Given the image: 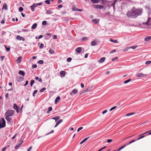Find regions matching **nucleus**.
I'll return each mask as SVG.
<instances>
[{
  "mask_svg": "<svg viewBox=\"0 0 151 151\" xmlns=\"http://www.w3.org/2000/svg\"><path fill=\"white\" fill-rule=\"evenodd\" d=\"M110 41L114 43H117L118 42V41L116 40H113L112 39H110Z\"/></svg>",
  "mask_w": 151,
  "mask_h": 151,
  "instance_id": "obj_33",
  "label": "nucleus"
},
{
  "mask_svg": "<svg viewBox=\"0 0 151 151\" xmlns=\"http://www.w3.org/2000/svg\"><path fill=\"white\" fill-rule=\"evenodd\" d=\"M60 118V117L59 116H56L54 117H53L52 118V119L55 120V122L58 120Z\"/></svg>",
  "mask_w": 151,
  "mask_h": 151,
  "instance_id": "obj_24",
  "label": "nucleus"
},
{
  "mask_svg": "<svg viewBox=\"0 0 151 151\" xmlns=\"http://www.w3.org/2000/svg\"><path fill=\"white\" fill-rule=\"evenodd\" d=\"M6 122L4 118L2 119V122H0V127L2 128L5 127L6 126Z\"/></svg>",
  "mask_w": 151,
  "mask_h": 151,
  "instance_id": "obj_3",
  "label": "nucleus"
},
{
  "mask_svg": "<svg viewBox=\"0 0 151 151\" xmlns=\"http://www.w3.org/2000/svg\"><path fill=\"white\" fill-rule=\"evenodd\" d=\"M135 114V112L129 113L126 114V116H129L134 114Z\"/></svg>",
  "mask_w": 151,
  "mask_h": 151,
  "instance_id": "obj_28",
  "label": "nucleus"
},
{
  "mask_svg": "<svg viewBox=\"0 0 151 151\" xmlns=\"http://www.w3.org/2000/svg\"><path fill=\"white\" fill-rule=\"evenodd\" d=\"M151 63V61L148 60L145 63L146 65H148Z\"/></svg>",
  "mask_w": 151,
  "mask_h": 151,
  "instance_id": "obj_52",
  "label": "nucleus"
},
{
  "mask_svg": "<svg viewBox=\"0 0 151 151\" xmlns=\"http://www.w3.org/2000/svg\"><path fill=\"white\" fill-rule=\"evenodd\" d=\"M54 132V131L53 130H52L50 132H49V133H48V134H46V135H47V134H50L51 133H53Z\"/></svg>",
  "mask_w": 151,
  "mask_h": 151,
  "instance_id": "obj_59",
  "label": "nucleus"
},
{
  "mask_svg": "<svg viewBox=\"0 0 151 151\" xmlns=\"http://www.w3.org/2000/svg\"><path fill=\"white\" fill-rule=\"evenodd\" d=\"M52 108L51 107H50L48 108V111H47V114H49L50 112L52 111Z\"/></svg>",
  "mask_w": 151,
  "mask_h": 151,
  "instance_id": "obj_29",
  "label": "nucleus"
},
{
  "mask_svg": "<svg viewBox=\"0 0 151 151\" xmlns=\"http://www.w3.org/2000/svg\"><path fill=\"white\" fill-rule=\"evenodd\" d=\"M23 141H19V143L16 145L15 147V149H18L20 146V145L22 144L23 143Z\"/></svg>",
  "mask_w": 151,
  "mask_h": 151,
  "instance_id": "obj_8",
  "label": "nucleus"
},
{
  "mask_svg": "<svg viewBox=\"0 0 151 151\" xmlns=\"http://www.w3.org/2000/svg\"><path fill=\"white\" fill-rule=\"evenodd\" d=\"M73 11H79V12H81L82 11L81 10L79 9H78V8H73Z\"/></svg>",
  "mask_w": 151,
  "mask_h": 151,
  "instance_id": "obj_34",
  "label": "nucleus"
},
{
  "mask_svg": "<svg viewBox=\"0 0 151 151\" xmlns=\"http://www.w3.org/2000/svg\"><path fill=\"white\" fill-rule=\"evenodd\" d=\"M105 59H106L105 57H103L101 58L99 60V63H102L105 61Z\"/></svg>",
  "mask_w": 151,
  "mask_h": 151,
  "instance_id": "obj_12",
  "label": "nucleus"
},
{
  "mask_svg": "<svg viewBox=\"0 0 151 151\" xmlns=\"http://www.w3.org/2000/svg\"><path fill=\"white\" fill-rule=\"evenodd\" d=\"M46 89V88L45 87H44L41 88L40 91V92H42L44 91Z\"/></svg>",
  "mask_w": 151,
  "mask_h": 151,
  "instance_id": "obj_40",
  "label": "nucleus"
},
{
  "mask_svg": "<svg viewBox=\"0 0 151 151\" xmlns=\"http://www.w3.org/2000/svg\"><path fill=\"white\" fill-rule=\"evenodd\" d=\"M9 146H8V147H5L3 148L2 150V151H5L6 148L8 147Z\"/></svg>",
  "mask_w": 151,
  "mask_h": 151,
  "instance_id": "obj_60",
  "label": "nucleus"
},
{
  "mask_svg": "<svg viewBox=\"0 0 151 151\" xmlns=\"http://www.w3.org/2000/svg\"><path fill=\"white\" fill-rule=\"evenodd\" d=\"M37 24L36 23H35L31 27V29H35L37 26Z\"/></svg>",
  "mask_w": 151,
  "mask_h": 151,
  "instance_id": "obj_25",
  "label": "nucleus"
},
{
  "mask_svg": "<svg viewBox=\"0 0 151 151\" xmlns=\"http://www.w3.org/2000/svg\"><path fill=\"white\" fill-rule=\"evenodd\" d=\"M65 72L64 71H61L60 72V74L63 77H64L65 74Z\"/></svg>",
  "mask_w": 151,
  "mask_h": 151,
  "instance_id": "obj_22",
  "label": "nucleus"
},
{
  "mask_svg": "<svg viewBox=\"0 0 151 151\" xmlns=\"http://www.w3.org/2000/svg\"><path fill=\"white\" fill-rule=\"evenodd\" d=\"M116 51V50H111V51L110 52V53H112L114 52H115Z\"/></svg>",
  "mask_w": 151,
  "mask_h": 151,
  "instance_id": "obj_63",
  "label": "nucleus"
},
{
  "mask_svg": "<svg viewBox=\"0 0 151 151\" xmlns=\"http://www.w3.org/2000/svg\"><path fill=\"white\" fill-rule=\"evenodd\" d=\"M6 49V51L7 52H9L10 50V47H7L5 45H4Z\"/></svg>",
  "mask_w": 151,
  "mask_h": 151,
  "instance_id": "obj_51",
  "label": "nucleus"
},
{
  "mask_svg": "<svg viewBox=\"0 0 151 151\" xmlns=\"http://www.w3.org/2000/svg\"><path fill=\"white\" fill-rule=\"evenodd\" d=\"M34 8V7H33L32 5L30 6V8L32 12H34L35 11Z\"/></svg>",
  "mask_w": 151,
  "mask_h": 151,
  "instance_id": "obj_53",
  "label": "nucleus"
},
{
  "mask_svg": "<svg viewBox=\"0 0 151 151\" xmlns=\"http://www.w3.org/2000/svg\"><path fill=\"white\" fill-rule=\"evenodd\" d=\"M47 24V22L46 21H43L42 22V24L43 25H45Z\"/></svg>",
  "mask_w": 151,
  "mask_h": 151,
  "instance_id": "obj_46",
  "label": "nucleus"
},
{
  "mask_svg": "<svg viewBox=\"0 0 151 151\" xmlns=\"http://www.w3.org/2000/svg\"><path fill=\"white\" fill-rule=\"evenodd\" d=\"M2 9H4L6 10H7L8 9L6 3L4 4L3 5Z\"/></svg>",
  "mask_w": 151,
  "mask_h": 151,
  "instance_id": "obj_21",
  "label": "nucleus"
},
{
  "mask_svg": "<svg viewBox=\"0 0 151 151\" xmlns=\"http://www.w3.org/2000/svg\"><path fill=\"white\" fill-rule=\"evenodd\" d=\"M87 39V38L86 37H84L82 39V41H84L86 40Z\"/></svg>",
  "mask_w": 151,
  "mask_h": 151,
  "instance_id": "obj_55",
  "label": "nucleus"
},
{
  "mask_svg": "<svg viewBox=\"0 0 151 151\" xmlns=\"http://www.w3.org/2000/svg\"><path fill=\"white\" fill-rule=\"evenodd\" d=\"M14 112L15 111L14 110H8L5 113V116L8 117L12 116Z\"/></svg>",
  "mask_w": 151,
  "mask_h": 151,
  "instance_id": "obj_2",
  "label": "nucleus"
},
{
  "mask_svg": "<svg viewBox=\"0 0 151 151\" xmlns=\"http://www.w3.org/2000/svg\"><path fill=\"white\" fill-rule=\"evenodd\" d=\"M99 19L96 18L92 20V22L93 24H97L99 22Z\"/></svg>",
  "mask_w": 151,
  "mask_h": 151,
  "instance_id": "obj_9",
  "label": "nucleus"
},
{
  "mask_svg": "<svg viewBox=\"0 0 151 151\" xmlns=\"http://www.w3.org/2000/svg\"><path fill=\"white\" fill-rule=\"evenodd\" d=\"M17 39L21 40H22L23 41H24L25 40V39L24 38L21 37L19 35H17L16 37Z\"/></svg>",
  "mask_w": 151,
  "mask_h": 151,
  "instance_id": "obj_10",
  "label": "nucleus"
},
{
  "mask_svg": "<svg viewBox=\"0 0 151 151\" xmlns=\"http://www.w3.org/2000/svg\"><path fill=\"white\" fill-rule=\"evenodd\" d=\"M54 50L50 49L49 50V52L51 54H53L54 53Z\"/></svg>",
  "mask_w": 151,
  "mask_h": 151,
  "instance_id": "obj_37",
  "label": "nucleus"
},
{
  "mask_svg": "<svg viewBox=\"0 0 151 151\" xmlns=\"http://www.w3.org/2000/svg\"><path fill=\"white\" fill-rule=\"evenodd\" d=\"M145 41H148L151 40V36H147L145 38Z\"/></svg>",
  "mask_w": 151,
  "mask_h": 151,
  "instance_id": "obj_18",
  "label": "nucleus"
},
{
  "mask_svg": "<svg viewBox=\"0 0 151 151\" xmlns=\"http://www.w3.org/2000/svg\"><path fill=\"white\" fill-rule=\"evenodd\" d=\"M5 119L11 125H12L13 124V121L11 118H9V117H8L7 116H5Z\"/></svg>",
  "mask_w": 151,
  "mask_h": 151,
  "instance_id": "obj_4",
  "label": "nucleus"
},
{
  "mask_svg": "<svg viewBox=\"0 0 151 151\" xmlns=\"http://www.w3.org/2000/svg\"><path fill=\"white\" fill-rule=\"evenodd\" d=\"M136 141V140H134H134H133L132 141H131L129 142L128 144H126L127 145H129L131 144L133 142H135Z\"/></svg>",
  "mask_w": 151,
  "mask_h": 151,
  "instance_id": "obj_41",
  "label": "nucleus"
},
{
  "mask_svg": "<svg viewBox=\"0 0 151 151\" xmlns=\"http://www.w3.org/2000/svg\"><path fill=\"white\" fill-rule=\"evenodd\" d=\"M34 83H35V81L33 80H32L31 81L30 83V85L31 87H32V86L33 85Z\"/></svg>",
  "mask_w": 151,
  "mask_h": 151,
  "instance_id": "obj_39",
  "label": "nucleus"
},
{
  "mask_svg": "<svg viewBox=\"0 0 151 151\" xmlns=\"http://www.w3.org/2000/svg\"><path fill=\"white\" fill-rule=\"evenodd\" d=\"M19 74L21 76H24L25 74V73L24 71L20 70L19 72Z\"/></svg>",
  "mask_w": 151,
  "mask_h": 151,
  "instance_id": "obj_19",
  "label": "nucleus"
},
{
  "mask_svg": "<svg viewBox=\"0 0 151 151\" xmlns=\"http://www.w3.org/2000/svg\"><path fill=\"white\" fill-rule=\"evenodd\" d=\"M126 146H127V145H124L123 146H122V147H120L117 150V151H119L120 150H121L122 149H123L125 147H126Z\"/></svg>",
  "mask_w": 151,
  "mask_h": 151,
  "instance_id": "obj_32",
  "label": "nucleus"
},
{
  "mask_svg": "<svg viewBox=\"0 0 151 151\" xmlns=\"http://www.w3.org/2000/svg\"><path fill=\"white\" fill-rule=\"evenodd\" d=\"M72 92L73 93L76 94L78 93V90L77 89H74L72 90Z\"/></svg>",
  "mask_w": 151,
  "mask_h": 151,
  "instance_id": "obj_30",
  "label": "nucleus"
},
{
  "mask_svg": "<svg viewBox=\"0 0 151 151\" xmlns=\"http://www.w3.org/2000/svg\"><path fill=\"white\" fill-rule=\"evenodd\" d=\"M143 24L144 25H151V18H148L147 22L143 23Z\"/></svg>",
  "mask_w": 151,
  "mask_h": 151,
  "instance_id": "obj_5",
  "label": "nucleus"
},
{
  "mask_svg": "<svg viewBox=\"0 0 151 151\" xmlns=\"http://www.w3.org/2000/svg\"><path fill=\"white\" fill-rule=\"evenodd\" d=\"M132 79H129L125 81L124 82V83H125V84H126V83H128L129 82H130V81H131Z\"/></svg>",
  "mask_w": 151,
  "mask_h": 151,
  "instance_id": "obj_36",
  "label": "nucleus"
},
{
  "mask_svg": "<svg viewBox=\"0 0 151 151\" xmlns=\"http://www.w3.org/2000/svg\"><path fill=\"white\" fill-rule=\"evenodd\" d=\"M117 107L116 106H114V107H112L109 110L110 111H111L112 110L114 109H116V108Z\"/></svg>",
  "mask_w": 151,
  "mask_h": 151,
  "instance_id": "obj_44",
  "label": "nucleus"
},
{
  "mask_svg": "<svg viewBox=\"0 0 151 151\" xmlns=\"http://www.w3.org/2000/svg\"><path fill=\"white\" fill-rule=\"evenodd\" d=\"M91 88L90 87H88L87 88L85 89L84 90L82 93H81L79 94V95H81L82 93H84L88 91L91 89Z\"/></svg>",
  "mask_w": 151,
  "mask_h": 151,
  "instance_id": "obj_13",
  "label": "nucleus"
},
{
  "mask_svg": "<svg viewBox=\"0 0 151 151\" xmlns=\"http://www.w3.org/2000/svg\"><path fill=\"white\" fill-rule=\"evenodd\" d=\"M91 1L93 4L98 3L99 2V0H91Z\"/></svg>",
  "mask_w": 151,
  "mask_h": 151,
  "instance_id": "obj_31",
  "label": "nucleus"
},
{
  "mask_svg": "<svg viewBox=\"0 0 151 151\" xmlns=\"http://www.w3.org/2000/svg\"><path fill=\"white\" fill-rule=\"evenodd\" d=\"M142 8L136 9L133 8L131 11H129L127 14V17L129 18H135L142 14Z\"/></svg>",
  "mask_w": 151,
  "mask_h": 151,
  "instance_id": "obj_1",
  "label": "nucleus"
},
{
  "mask_svg": "<svg viewBox=\"0 0 151 151\" xmlns=\"http://www.w3.org/2000/svg\"><path fill=\"white\" fill-rule=\"evenodd\" d=\"M96 42L95 40H94L91 43V45L92 46H94L96 45Z\"/></svg>",
  "mask_w": 151,
  "mask_h": 151,
  "instance_id": "obj_26",
  "label": "nucleus"
},
{
  "mask_svg": "<svg viewBox=\"0 0 151 151\" xmlns=\"http://www.w3.org/2000/svg\"><path fill=\"white\" fill-rule=\"evenodd\" d=\"M51 37V34L50 33H47L46 34L45 39L46 40H48Z\"/></svg>",
  "mask_w": 151,
  "mask_h": 151,
  "instance_id": "obj_7",
  "label": "nucleus"
},
{
  "mask_svg": "<svg viewBox=\"0 0 151 151\" xmlns=\"http://www.w3.org/2000/svg\"><path fill=\"white\" fill-rule=\"evenodd\" d=\"M63 122L62 119H59V120L57 122H56L55 126V127H57L60 123H61Z\"/></svg>",
  "mask_w": 151,
  "mask_h": 151,
  "instance_id": "obj_15",
  "label": "nucleus"
},
{
  "mask_svg": "<svg viewBox=\"0 0 151 151\" xmlns=\"http://www.w3.org/2000/svg\"><path fill=\"white\" fill-rule=\"evenodd\" d=\"M112 139H109L107 140V142L108 143H110V142H112Z\"/></svg>",
  "mask_w": 151,
  "mask_h": 151,
  "instance_id": "obj_62",
  "label": "nucleus"
},
{
  "mask_svg": "<svg viewBox=\"0 0 151 151\" xmlns=\"http://www.w3.org/2000/svg\"><path fill=\"white\" fill-rule=\"evenodd\" d=\"M5 57V56H1L0 57L1 60V61H3Z\"/></svg>",
  "mask_w": 151,
  "mask_h": 151,
  "instance_id": "obj_61",
  "label": "nucleus"
},
{
  "mask_svg": "<svg viewBox=\"0 0 151 151\" xmlns=\"http://www.w3.org/2000/svg\"><path fill=\"white\" fill-rule=\"evenodd\" d=\"M95 6L97 9H102L104 8V7L103 6L100 5H95Z\"/></svg>",
  "mask_w": 151,
  "mask_h": 151,
  "instance_id": "obj_14",
  "label": "nucleus"
},
{
  "mask_svg": "<svg viewBox=\"0 0 151 151\" xmlns=\"http://www.w3.org/2000/svg\"><path fill=\"white\" fill-rule=\"evenodd\" d=\"M46 13L47 14H52V13L51 10H48L46 11Z\"/></svg>",
  "mask_w": 151,
  "mask_h": 151,
  "instance_id": "obj_35",
  "label": "nucleus"
},
{
  "mask_svg": "<svg viewBox=\"0 0 151 151\" xmlns=\"http://www.w3.org/2000/svg\"><path fill=\"white\" fill-rule=\"evenodd\" d=\"M50 0H46L45 1V3L48 4H50Z\"/></svg>",
  "mask_w": 151,
  "mask_h": 151,
  "instance_id": "obj_43",
  "label": "nucleus"
},
{
  "mask_svg": "<svg viewBox=\"0 0 151 151\" xmlns=\"http://www.w3.org/2000/svg\"><path fill=\"white\" fill-rule=\"evenodd\" d=\"M60 96H57L55 100V104H56L57 102H58V101L60 100Z\"/></svg>",
  "mask_w": 151,
  "mask_h": 151,
  "instance_id": "obj_27",
  "label": "nucleus"
},
{
  "mask_svg": "<svg viewBox=\"0 0 151 151\" xmlns=\"http://www.w3.org/2000/svg\"><path fill=\"white\" fill-rule=\"evenodd\" d=\"M13 108L15 110H16V111L17 113L19 112V110L18 109V107L16 104H14Z\"/></svg>",
  "mask_w": 151,
  "mask_h": 151,
  "instance_id": "obj_11",
  "label": "nucleus"
},
{
  "mask_svg": "<svg viewBox=\"0 0 151 151\" xmlns=\"http://www.w3.org/2000/svg\"><path fill=\"white\" fill-rule=\"evenodd\" d=\"M22 59V57L21 56H19L18 58L16 60V61L18 63H21V60Z\"/></svg>",
  "mask_w": 151,
  "mask_h": 151,
  "instance_id": "obj_17",
  "label": "nucleus"
},
{
  "mask_svg": "<svg viewBox=\"0 0 151 151\" xmlns=\"http://www.w3.org/2000/svg\"><path fill=\"white\" fill-rule=\"evenodd\" d=\"M145 76H146V75L143 74L142 73H139L137 75V76L138 77H144Z\"/></svg>",
  "mask_w": 151,
  "mask_h": 151,
  "instance_id": "obj_23",
  "label": "nucleus"
},
{
  "mask_svg": "<svg viewBox=\"0 0 151 151\" xmlns=\"http://www.w3.org/2000/svg\"><path fill=\"white\" fill-rule=\"evenodd\" d=\"M43 62H44V61L42 60H39V61H38V63L39 64H42L43 63Z\"/></svg>",
  "mask_w": 151,
  "mask_h": 151,
  "instance_id": "obj_42",
  "label": "nucleus"
},
{
  "mask_svg": "<svg viewBox=\"0 0 151 151\" xmlns=\"http://www.w3.org/2000/svg\"><path fill=\"white\" fill-rule=\"evenodd\" d=\"M37 90H35L34 91L32 95L33 96H35V94L37 93Z\"/></svg>",
  "mask_w": 151,
  "mask_h": 151,
  "instance_id": "obj_54",
  "label": "nucleus"
},
{
  "mask_svg": "<svg viewBox=\"0 0 151 151\" xmlns=\"http://www.w3.org/2000/svg\"><path fill=\"white\" fill-rule=\"evenodd\" d=\"M23 10V9L22 7H19V11L21 12H22Z\"/></svg>",
  "mask_w": 151,
  "mask_h": 151,
  "instance_id": "obj_48",
  "label": "nucleus"
},
{
  "mask_svg": "<svg viewBox=\"0 0 151 151\" xmlns=\"http://www.w3.org/2000/svg\"><path fill=\"white\" fill-rule=\"evenodd\" d=\"M90 138V137H87L85 139H84L83 140H82L80 143V145H82L83 144L84 142H85L86 141H87L89 138Z\"/></svg>",
  "mask_w": 151,
  "mask_h": 151,
  "instance_id": "obj_16",
  "label": "nucleus"
},
{
  "mask_svg": "<svg viewBox=\"0 0 151 151\" xmlns=\"http://www.w3.org/2000/svg\"><path fill=\"white\" fill-rule=\"evenodd\" d=\"M145 137V135H143V136H141L140 137H139V138H138L136 140H139L142 138H143V137Z\"/></svg>",
  "mask_w": 151,
  "mask_h": 151,
  "instance_id": "obj_50",
  "label": "nucleus"
},
{
  "mask_svg": "<svg viewBox=\"0 0 151 151\" xmlns=\"http://www.w3.org/2000/svg\"><path fill=\"white\" fill-rule=\"evenodd\" d=\"M118 59V58L117 57H115L114 58H113L112 59V61H115Z\"/></svg>",
  "mask_w": 151,
  "mask_h": 151,
  "instance_id": "obj_49",
  "label": "nucleus"
},
{
  "mask_svg": "<svg viewBox=\"0 0 151 151\" xmlns=\"http://www.w3.org/2000/svg\"><path fill=\"white\" fill-rule=\"evenodd\" d=\"M76 50L77 52L80 53L82 50L81 47H78L76 49Z\"/></svg>",
  "mask_w": 151,
  "mask_h": 151,
  "instance_id": "obj_20",
  "label": "nucleus"
},
{
  "mask_svg": "<svg viewBox=\"0 0 151 151\" xmlns=\"http://www.w3.org/2000/svg\"><path fill=\"white\" fill-rule=\"evenodd\" d=\"M136 47L135 46H131V47H128V49H129L130 48H132L133 50H134L136 48Z\"/></svg>",
  "mask_w": 151,
  "mask_h": 151,
  "instance_id": "obj_38",
  "label": "nucleus"
},
{
  "mask_svg": "<svg viewBox=\"0 0 151 151\" xmlns=\"http://www.w3.org/2000/svg\"><path fill=\"white\" fill-rule=\"evenodd\" d=\"M24 78L23 77L18 76L16 77V79L18 82H22L23 81Z\"/></svg>",
  "mask_w": 151,
  "mask_h": 151,
  "instance_id": "obj_6",
  "label": "nucleus"
},
{
  "mask_svg": "<svg viewBox=\"0 0 151 151\" xmlns=\"http://www.w3.org/2000/svg\"><path fill=\"white\" fill-rule=\"evenodd\" d=\"M32 148V146H30L27 150V151H30Z\"/></svg>",
  "mask_w": 151,
  "mask_h": 151,
  "instance_id": "obj_64",
  "label": "nucleus"
},
{
  "mask_svg": "<svg viewBox=\"0 0 151 151\" xmlns=\"http://www.w3.org/2000/svg\"><path fill=\"white\" fill-rule=\"evenodd\" d=\"M37 67V65L36 64H33L32 65V68H36Z\"/></svg>",
  "mask_w": 151,
  "mask_h": 151,
  "instance_id": "obj_56",
  "label": "nucleus"
},
{
  "mask_svg": "<svg viewBox=\"0 0 151 151\" xmlns=\"http://www.w3.org/2000/svg\"><path fill=\"white\" fill-rule=\"evenodd\" d=\"M83 129V127H79L77 129V132H78Z\"/></svg>",
  "mask_w": 151,
  "mask_h": 151,
  "instance_id": "obj_57",
  "label": "nucleus"
},
{
  "mask_svg": "<svg viewBox=\"0 0 151 151\" xmlns=\"http://www.w3.org/2000/svg\"><path fill=\"white\" fill-rule=\"evenodd\" d=\"M42 2H41L39 3H37L36 4L37 5V6H40L42 5Z\"/></svg>",
  "mask_w": 151,
  "mask_h": 151,
  "instance_id": "obj_58",
  "label": "nucleus"
},
{
  "mask_svg": "<svg viewBox=\"0 0 151 151\" xmlns=\"http://www.w3.org/2000/svg\"><path fill=\"white\" fill-rule=\"evenodd\" d=\"M72 60V58L70 57L68 58L67 59V61L68 62H70Z\"/></svg>",
  "mask_w": 151,
  "mask_h": 151,
  "instance_id": "obj_45",
  "label": "nucleus"
},
{
  "mask_svg": "<svg viewBox=\"0 0 151 151\" xmlns=\"http://www.w3.org/2000/svg\"><path fill=\"white\" fill-rule=\"evenodd\" d=\"M44 46V45L43 43H41L40 45L39 48L40 49H42Z\"/></svg>",
  "mask_w": 151,
  "mask_h": 151,
  "instance_id": "obj_47",
  "label": "nucleus"
}]
</instances>
